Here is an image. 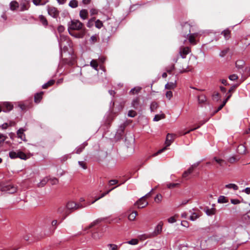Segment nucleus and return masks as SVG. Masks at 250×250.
<instances>
[{
  "instance_id": "1",
  "label": "nucleus",
  "mask_w": 250,
  "mask_h": 250,
  "mask_svg": "<svg viewBox=\"0 0 250 250\" xmlns=\"http://www.w3.org/2000/svg\"><path fill=\"white\" fill-rule=\"evenodd\" d=\"M90 204H82V203H76L73 201H70L67 203L66 205V208L67 210L70 211V213L75 210L83 208L87 206L90 205Z\"/></svg>"
},
{
  "instance_id": "2",
  "label": "nucleus",
  "mask_w": 250,
  "mask_h": 250,
  "mask_svg": "<svg viewBox=\"0 0 250 250\" xmlns=\"http://www.w3.org/2000/svg\"><path fill=\"white\" fill-rule=\"evenodd\" d=\"M175 137V134L168 133L167 135L166 140L165 141V144L166 145V146L162 149H160L157 152L153 154L152 156H156L166 150L167 149V147L170 146L174 141Z\"/></svg>"
},
{
  "instance_id": "3",
  "label": "nucleus",
  "mask_w": 250,
  "mask_h": 250,
  "mask_svg": "<svg viewBox=\"0 0 250 250\" xmlns=\"http://www.w3.org/2000/svg\"><path fill=\"white\" fill-rule=\"evenodd\" d=\"M68 32L72 30H83L84 28L83 27V24L80 21L77 20H71V21L68 24Z\"/></svg>"
},
{
  "instance_id": "4",
  "label": "nucleus",
  "mask_w": 250,
  "mask_h": 250,
  "mask_svg": "<svg viewBox=\"0 0 250 250\" xmlns=\"http://www.w3.org/2000/svg\"><path fill=\"white\" fill-rule=\"evenodd\" d=\"M0 189L2 191H4L7 193L12 194L17 191V188L11 184L0 185Z\"/></svg>"
},
{
  "instance_id": "5",
  "label": "nucleus",
  "mask_w": 250,
  "mask_h": 250,
  "mask_svg": "<svg viewBox=\"0 0 250 250\" xmlns=\"http://www.w3.org/2000/svg\"><path fill=\"white\" fill-rule=\"evenodd\" d=\"M9 157L11 159H15L17 158H19L21 159L25 160L26 159V155L21 151H10L9 153Z\"/></svg>"
},
{
  "instance_id": "6",
  "label": "nucleus",
  "mask_w": 250,
  "mask_h": 250,
  "mask_svg": "<svg viewBox=\"0 0 250 250\" xmlns=\"http://www.w3.org/2000/svg\"><path fill=\"white\" fill-rule=\"evenodd\" d=\"M47 12L50 16L54 18H57L59 15V11L52 6H47Z\"/></svg>"
},
{
  "instance_id": "7",
  "label": "nucleus",
  "mask_w": 250,
  "mask_h": 250,
  "mask_svg": "<svg viewBox=\"0 0 250 250\" xmlns=\"http://www.w3.org/2000/svg\"><path fill=\"white\" fill-rule=\"evenodd\" d=\"M163 223L162 221L159 222L158 224L156 226L153 232L150 234L151 237H155L160 234L162 231Z\"/></svg>"
},
{
  "instance_id": "8",
  "label": "nucleus",
  "mask_w": 250,
  "mask_h": 250,
  "mask_svg": "<svg viewBox=\"0 0 250 250\" xmlns=\"http://www.w3.org/2000/svg\"><path fill=\"white\" fill-rule=\"evenodd\" d=\"M150 192L146 194L144 196L141 197L135 204L139 208H143L146 206L148 204V202L146 200L145 197L149 194Z\"/></svg>"
},
{
  "instance_id": "9",
  "label": "nucleus",
  "mask_w": 250,
  "mask_h": 250,
  "mask_svg": "<svg viewBox=\"0 0 250 250\" xmlns=\"http://www.w3.org/2000/svg\"><path fill=\"white\" fill-rule=\"evenodd\" d=\"M57 212L62 216V220H64L70 214V211H68L66 207H60L57 210Z\"/></svg>"
},
{
  "instance_id": "10",
  "label": "nucleus",
  "mask_w": 250,
  "mask_h": 250,
  "mask_svg": "<svg viewBox=\"0 0 250 250\" xmlns=\"http://www.w3.org/2000/svg\"><path fill=\"white\" fill-rule=\"evenodd\" d=\"M183 36H186L190 34V26L188 22H185L182 25Z\"/></svg>"
},
{
  "instance_id": "11",
  "label": "nucleus",
  "mask_w": 250,
  "mask_h": 250,
  "mask_svg": "<svg viewBox=\"0 0 250 250\" xmlns=\"http://www.w3.org/2000/svg\"><path fill=\"white\" fill-rule=\"evenodd\" d=\"M1 105L2 111L8 112L13 109V105L9 102H4Z\"/></svg>"
},
{
  "instance_id": "12",
  "label": "nucleus",
  "mask_w": 250,
  "mask_h": 250,
  "mask_svg": "<svg viewBox=\"0 0 250 250\" xmlns=\"http://www.w3.org/2000/svg\"><path fill=\"white\" fill-rule=\"evenodd\" d=\"M190 49L188 47H181L180 49L179 54L183 59L186 58V56L189 53Z\"/></svg>"
},
{
  "instance_id": "13",
  "label": "nucleus",
  "mask_w": 250,
  "mask_h": 250,
  "mask_svg": "<svg viewBox=\"0 0 250 250\" xmlns=\"http://www.w3.org/2000/svg\"><path fill=\"white\" fill-rule=\"evenodd\" d=\"M87 145V143L85 142L82 144L80 145L77 148H76L74 152L77 154H80L84 149L85 147Z\"/></svg>"
},
{
  "instance_id": "14",
  "label": "nucleus",
  "mask_w": 250,
  "mask_h": 250,
  "mask_svg": "<svg viewBox=\"0 0 250 250\" xmlns=\"http://www.w3.org/2000/svg\"><path fill=\"white\" fill-rule=\"evenodd\" d=\"M85 32V28H84L83 30L82 31L81 33H74L71 31H69V33L72 36L75 37L77 38H82L84 36Z\"/></svg>"
},
{
  "instance_id": "15",
  "label": "nucleus",
  "mask_w": 250,
  "mask_h": 250,
  "mask_svg": "<svg viewBox=\"0 0 250 250\" xmlns=\"http://www.w3.org/2000/svg\"><path fill=\"white\" fill-rule=\"evenodd\" d=\"M24 131L25 130L23 128H21L17 131V135L18 137L23 141H26L25 135L23 133Z\"/></svg>"
},
{
  "instance_id": "16",
  "label": "nucleus",
  "mask_w": 250,
  "mask_h": 250,
  "mask_svg": "<svg viewBox=\"0 0 250 250\" xmlns=\"http://www.w3.org/2000/svg\"><path fill=\"white\" fill-rule=\"evenodd\" d=\"M237 151L240 154H245L246 151V146L244 145H240L238 146Z\"/></svg>"
},
{
  "instance_id": "17",
  "label": "nucleus",
  "mask_w": 250,
  "mask_h": 250,
  "mask_svg": "<svg viewBox=\"0 0 250 250\" xmlns=\"http://www.w3.org/2000/svg\"><path fill=\"white\" fill-rule=\"evenodd\" d=\"M88 11L86 9H82L80 12V17L83 20H85L87 18Z\"/></svg>"
},
{
  "instance_id": "18",
  "label": "nucleus",
  "mask_w": 250,
  "mask_h": 250,
  "mask_svg": "<svg viewBox=\"0 0 250 250\" xmlns=\"http://www.w3.org/2000/svg\"><path fill=\"white\" fill-rule=\"evenodd\" d=\"M48 0H32V2L36 6L42 5L47 3Z\"/></svg>"
},
{
  "instance_id": "19",
  "label": "nucleus",
  "mask_w": 250,
  "mask_h": 250,
  "mask_svg": "<svg viewBox=\"0 0 250 250\" xmlns=\"http://www.w3.org/2000/svg\"><path fill=\"white\" fill-rule=\"evenodd\" d=\"M176 87V81L174 82H170L165 85V88L167 89H172Z\"/></svg>"
},
{
  "instance_id": "20",
  "label": "nucleus",
  "mask_w": 250,
  "mask_h": 250,
  "mask_svg": "<svg viewBox=\"0 0 250 250\" xmlns=\"http://www.w3.org/2000/svg\"><path fill=\"white\" fill-rule=\"evenodd\" d=\"M10 9L12 11H14L19 7V3L16 1H12L10 3Z\"/></svg>"
},
{
  "instance_id": "21",
  "label": "nucleus",
  "mask_w": 250,
  "mask_h": 250,
  "mask_svg": "<svg viewBox=\"0 0 250 250\" xmlns=\"http://www.w3.org/2000/svg\"><path fill=\"white\" fill-rule=\"evenodd\" d=\"M213 160L216 163H217L221 167H223L226 164V163L225 162V161L224 160H223V159H219V158H217L216 157H214Z\"/></svg>"
},
{
  "instance_id": "22",
  "label": "nucleus",
  "mask_w": 250,
  "mask_h": 250,
  "mask_svg": "<svg viewBox=\"0 0 250 250\" xmlns=\"http://www.w3.org/2000/svg\"><path fill=\"white\" fill-rule=\"evenodd\" d=\"M207 121V120H204V121H201L200 122H199V124L200 125L196 127H195V128H191L190 129V130H189L188 131H187V132H185L184 133H183L182 135H186L187 134H188L189 133L190 131H192L198 128H199L200 127L201 125H203V124H204Z\"/></svg>"
},
{
  "instance_id": "23",
  "label": "nucleus",
  "mask_w": 250,
  "mask_h": 250,
  "mask_svg": "<svg viewBox=\"0 0 250 250\" xmlns=\"http://www.w3.org/2000/svg\"><path fill=\"white\" fill-rule=\"evenodd\" d=\"M198 101L199 104H204L207 101V98L204 94H201L198 97Z\"/></svg>"
},
{
  "instance_id": "24",
  "label": "nucleus",
  "mask_w": 250,
  "mask_h": 250,
  "mask_svg": "<svg viewBox=\"0 0 250 250\" xmlns=\"http://www.w3.org/2000/svg\"><path fill=\"white\" fill-rule=\"evenodd\" d=\"M42 94H43L42 92H41L40 93H37L36 94H35V95L34 96V101H35V103H40L41 100L42 98Z\"/></svg>"
},
{
  "instance_id": "25",
  "label": "nucleus",
  "mask_w": 250,
  "mask_h": 250,
  "mask_svg": "<svg viewBox=\"0 0 250 250\" xmlns=\"http://www.w3.org/2000/svg\"><path fill=\"white\" fill-rule=\"evenodd\" d=\"M102 221V219H98L95 220L94 221L92 222L87 228H85V230L92 228L94 226L100 223Z\"/></svg>"
},
{
  "instance_id": "26",
  "label": "nucleus",
  "mask_w": 250,
  "mask_h": 250,
  "mask_svg": "<svg viewBox=\"0 0 250 250\" xmlns=\"http://www.w3.org/2000/svg\"><path fill=\"white\" fill-rule=\"evenodd\" d=\"M49 181V179L47 177H45L43 179H42L39 183L38 184V187H43L44 186L46 185L47 182Z\"/></svg>"
},
{
  "instance_id": "27",
  "label": "nucleus",
  "mask_w": 250,
  "mask_h": 250,
  "mask_svg": "<svg viewBox=\"0 0 250 250\" xmlns=\"http://www.w3.org/2000/svg\"><path fill=\"white\" fill-rule=\"evenodd\" d=\"M116 187H114V188H111L110 189H109V190H107L106 192L103 193L101 195V196H100V197H98V198L96 199L94 201H92L91 203H90V205H91V204H94L96 201H97V200H99V199H100V198L104 197L105 195H106V194H108V193H109L111 190H112L113 189H114Z\"/></svg>"
},
{
  "instance_id": "28",
  "label": "nucleus",
  "mask_w": 250,
  "mask_h": 250,
  "mask_svg": "<svg viewBox=\"0 0 250 250\" xmlns=\"http://www.w3.org/2000/svg\"><path fill=\"white\" fill-rule=\"evenodd\" d=\"M139 105V100L138 98H135L132 102V106L135 109H137Z\"/></svg>"
},
{
  "instance_id": "29",
  "label": "nucleus",
  "mask_w": 250,
  "mask_h": 250,
  "mask_svg": "<svg viewBox=\"0 0 250 250\" xmlns=\"http://www.w3.org/2000/svg\"><path fill=\"white\" fill-rule=\"evenodd\" d=\"M227 188L233 189L234 190H237L238 189V186L234 184H229L225 186Z\"/></svg>"
},
{
  "instance_id": "30",
  "label": "nucleus",
  "mask_w": 250,
  "mask_h": 250,
  "mask_svg": "<svg viewBox=\"0 0 250 250\" xmlns=\"http://www.w3.org/2000/svg\"><path fill=\"white\" fill-rule=\"evenodd\" d=\"M69 6L72 8H75L78 6V2L76 0H71L69 3Z\"/></svg>"
},
{
  "instance_id": "31",
  "label": "nucleus",
  "mask_w": 250,
  "mask_h": 250,
  "mask_svg": "<svg viewBox=\"0 0 250 250\" xmlns=\"http://www.w3.org/2000/svg\"><path fill=\"white\" fill-rule=\"evenodd\" d=\"M39 19L40 21L42 22V25L44 26H47L48 24V22L46 20V19L43 16V15H40L39 16Z\"/></svg>"
},
{
  "instance_id": "32",
  "label": "nucleus",
  "mask_w": 250,
  "mask_h": 250,
  "mask_svg": "<svg viewBox=\"0 0 250 250\" xmlns=\"http://www.w3.org/2000/svg\"><path fill=\"white\" fill-rule=\"evenodd\" d=\"M228 202V200L224 196H220L218 199V203H226Z\"/></svg>"
},
{
  "instance_id": "33",
  "label": "nucleus",
  "mask_w": 250,
  "mask_h": 250,
  "mask_svg": "<svg viewBox=\"0 0 250 250\" xmlns=\"http://www.w3.org/2000/svg\"><path fill=\"white\" fill-rule=\"evenodd\" d=\"M165 115L164 114H157L155 116L154 118H153V121L157 122L160 120L161 119L165 118Z\"/></svg>"
},
{
  "instance_id": "34",
  "label": "nucleus",
  "mask_w": 250,
  "mask_h": 250,
  "mask_svg": "<svg viewBox=\"0 0 250 250\" xmlns=\"http://www.w3.org/2000/svg\"><path fill=\"white\" fill-rule=\"evenodd\" d=\"M158 107V104L155 102H153L151 103L150 109L151 112H154Z\"/></svg>"
},
{
  "instance_id": "35",
  "label": "nucleus",
  "mask_w": 250,
  "mask_h": 250,
  "mask_svg": "<svg viewBox=\"0 0 250 250\" xmlns=\"http://www.w3.org/2000/svg\"><path fill=\"white\" fill-rule=\"evenodd\" d=\"M137 215V212L136 211H133L128 216V218L130 221H133L135 219Z\"/></svg>"
},
{
  "instance_id": "36",
  "label": "nucleus",
  "mask_w": 250,
  "mask_h": 250,
  "mask_svg": "<svg viewBox=\"0 0 250 250\" xmlns=\"http://www.w3.org/2000/svg\"><path fill=\"white\" fill-rule=\"evenodd\" d=\"M55 83V81L51 80L49 81L47 83L43 84L42 86V88L45 89L47 88L48 87L53 85Z\"/></svg>"
},
{
  "instance_id": "37",
  "label": "nucleus",
  "mask_w": 250,
  "mask_h": 250,
  "mask_svg": "<svg viewBox=\"0 0 250 250\" xmlns=\"http://www.w3.org/2000/svg\"><path fill=\"white\" fill-rule=\"evenodd\" d=\"M90 65L96 70H98V64L96 60H92L90 62Z\"/></svg>"
},
{
  "instance_id": "38",
  "label": "nucleus",
  "mask_w": 250,
  "mask_h": 250,
  "mask_svg": "<svg viewBox=\"0 0 250 250\" xmlns=\"http://www.w3.org/2000/svg\"><path fill=\"white\" fill-rule=\"evenodd\" d=\"M225 39L228 40L230 37V31L229 30H225L222 32Z\"/></svg>"
},
{
  "instance_id": "39",
  "label": "nucleus",
  "mask_w": 250,
  "mask_h": 250,
  "mask_svg": "<svg viewBox=\"0 0 250 250\" xmlns=\"http://www.w3.org/2000/svg\"><path fill=\"white\" fill-rule=\"evenodd\" d=\"M199 217V215H198L196 212L191 213V215L190 216V220L193 221L196 220Z\"/></svg>"
},
{
  "instance_id": "40",
  "label": "nucleus",
  "mask_w": 250,
  "mask_h": 250,
  "mask_svg": "<svg viewBox=\"0 0 250 250\" xmlns=\"http://www.w3.org/2000/svg\"><path fill=\"white\" fill-rule=\"evenodd\" d=\"M95 18H92L91 19H90L87 23V26L89 28L92 27L94 25V22L95 21Z\"/></svg>"
},
{
  "instance_id": "41",
  "label": "nucleus",
  "mask_w": 250,
  "mask_h": 250,
  "mask_svg": "<svg viewBox=\"0 0 250 250\" xmlns=\"http://www.w3.org/2000/svg\"><path fill=\"white\" fill-rule=\"evenodd\" d=\"M139 242V241L138 239H131V240L130 241H128L126 242H125L126 243H127L128 244H130V245H137Z\"/></svg>"
},
{
  "instance_id": "42",
  "label": "nucleus",
  "mask_w": 250,
  "mask_h": 250,
  "mask_svg": "<svg viewBox=\"0 0 250 250\" xmlns=\"http://www.w3.org/2000/svg\"><path fill=\"white\" fill-rule=\"evenodd\" d=\"M94 22L95 26L98 29H100L103 25V22L99 20H97Z\"/></svg>"
},
{
  "instance_id": "43",
  "label": "nucleus",
  "mask_w": 250,
  "mask_h": 250,
  "mask_svg": "<svg viewBox=\"0 0 250 250\" xmlns=\"http://www.w3.org/2000/svg\"><path fill=\"white\" fill-rule=\"evenodd\" d=\"M229 51V48H226V49L221 51L219 54V56L221 57H224L228 53Z\"/></svg>"
},
{
  "instance_id": "44",
  "label": "nucleus",
  "mask_w": 250,
  "mask_h": 250,
  "mask_svg": "<svg viewBox=\"0 0 250 250\" xmlns=\"http://www.w3.org/2000/svg\"><path fill=\"white\" fill-rule=\"evenodd\" d=\"M66 40H67L66 37L64 36H61L60 39L59 40V46H60V48H62V41H65Z\"/></svg>"
},
{
  "instance_id": "45",
  "label": "nucleus",
  "mask_w": 250,
  "mask_h": 250,
  "mask_svg": "<svg viewBox=\"0 0 250 250\" xmlns=\"http://www.w3.org/2000/svg\"><path fill=\"white\" fill-rule=\"evenodd\" d=\"M97 41V36L96 35H93L91 37L89 41L91 43H94Z\"/></svg>"
},
{
  "instance_id": "46",
  "label": "nucleus",
  "mask_w": 250,
  "mask_h": 250,
  "mask_svg": "<svg viewBox=\"0 0 250 250\" xmlns=\"http://www.w3.org/2000/svg\"><path fill=\"white\" fill-rule=\"evenodd\" d=\"M191 168H188L187 171H185L183 174V177L186 178L189 174L192 173Z\"/></svg>"
},
{
  "instance_id": "47",
  "label": "nucleus",
  "mask_w": 250,
  "mask_h": 250,
  "mask_svg": "<svg viewBox=\"0 0 250 250\" xmlns=\"http://www.w3.org/2000/svg\"><path fill=\"white\" fill-rule=\"evenodd\" d=\"M235 64L236 66L238 68H240L243 66L244 62L243 61H237Z\"/></svg>"
},
{
  "instance_id": "48",
  "label": "nucleus",
  "mask_w": 250,
  "mask_h": 250,
  "mask_svg": "<svg viewBox=\"0 0 250 250\" xmlns=\"http://www.w3.org/2000/svg\"><path fill=\"white\" fill-rule=\"evenodd\" d=\"M206 213L208 215H211L214 214V209H207L206 210Z\"/></svg>"
},
{
  "instance_id": "49",
  "label": "nucleus",
  "mask_w": 250,
  "mask_h": 250,
  "mask_svg": "<svg viewBox=\"0 0 250 250\" xmlns=\"http://www.w3.org/2000/svg\"><path fill=\"white\" fill-rule=\"evenodd\" d=\"M110 248V250H118V246L115 244H109L107 245Z\"/></svg>"
},
{
  "instance_id": "50",
  "label": "nucleus",
  "mask_w": 250,
  "mask_h": 250,
  "mask_svg": "<svg viewBox=\"0 0 250 250\" xmlns=\"http://www.w3.org/2000/svg\"><path fill=\"white\" fill-rule=\"evenodd\" d=\"M212 98L214 100L218 101L220 98L219 93L215 92L212 95Z\"/></svg>"
},
{
  "instance_id": "51",
  "label": "nucleus",
  "mask_w": 250,
  "mask_h": 250,
  "mask_svg": "<svg viewBox=\"0 0 250 250\" xmlns=\"http://www.w3.org/2000/svg\"><path fill=\"white\" fill-rule=\"evenodd\" d=\"M140 87H134L131 89L130 93L132 94L137 93L140 91Z\"/></svg>"
},
{
  "instance_id": "52",
  "label": "nucleus",
  "mask_w": 250,
  "mask_h": 250,
  "mask_svg": "<svg viewBox=\"0 0 250 250\" xmlns=\"http://www.w3.org/2000/svg\"><path fill=\"white\" fill-rule=\"evenodd\" d=\"M137 113L133 110H129L128 112V116L130 117H134L136 115Z\"/></svg>"
},
{
  "instance_id": "53",
  "label": "nucleus",
  "mask_w": 250,
  "mask_h": 250,
  "mask_svg": "<svg viewBox=\"0 0 250 250\" xmlns=\"http://www.w3.org/2000/svg\"><path fill=\"white\" fill-rule=\"evenodd\" d=\"M166 97L168 100H170L173 96L172 91H171L170 90L167 91V92L166 93Z\"/></svg>"
},
{
  "instance_id": "54",
  "label": "nucleus",
  "mask_w": 250,
  "mask_h": 250,
  "mask_svg": "<svg viewBox=\"0 0 250 250\" xmlns=\"http://www.w3.org/2000/svg\"><path fill=\"white\" fill-rule=\"evenodd\" d=\"M78 164L79 166L82 167L83 169H85L87 168L86 164L83 161H79Z\"/></svg>"
},
{
  "instance_id": "55",
  "label": "nucleus",
  "mask_w": 250,
  "mask_h": 250,
  "mask_svg": "<svg viewBox=\"0 0 250 250\" xmlns=\"http://www.w3.org/2000/svg\"><path fill=\"white\" fill-rule=\"evenodd\" d=\"M162 199V196L161 195L158 194L155 197L154 200L156 202L159 203L161 201Z\"/></svg>"
},
{
  "instance_id": "56",
  "label": "nucleus",
  "mask_w": 250,
  "mask_h": 250,
  "mask_svg": "<svg viewBox=\"0 0 250 250\" xmlns=\"http://www.w3.org/2000/svg\"><path fill=\"white\" fill-rule=\"evenodd\" d=\"M229 78L230 81H234L238 79V76L236 74H232L229 77Z\"/></svg>"
},
{
  "instance_id": "57",
  "label": "nucleus",
  "mask_w": 250,
  "mask_h": 250,
  "mask_svg": "<svg viewBox=\"0 0 250 250\" xmlns=\"http://www.w3.org/2000/svg\"><path fill=\"white\" fill-rule=\"evenodd\" d=\"M189 42L192 44L195 43V40L193 35H190L188 38Z\"/></svg>"
},
{
  "instance_id": "58",
  "label": "nucleus",
  "mask_w": 250,
  "mask_h": 250,
  "mask_svg": "<svg viewBox=\"0 0 250 250\" xmlns=\"http://www.w3.org/2000/svg\"><path fill=\"white\" fill-rule=\"evenodd\" d=\"M7 138V137L6 135H4L0 133V142H4Z\"/></svg>"
},
{
  "instance_id": "59",
  "label": "nucleus",
  "mask_w": 250,
  "mask_h": 250,
  "mask_svg": "<svg viewBox=\"0 0 250 250\" xmlns=\"http://www.w3.org/2000/svg\"><path fill=\"white\" fill-rule=\"evenodd\" d=\"M179 184L178 183H170L167 185V187L169 188H175L176 186H178Z\"/></svg>"
},
{
  "instance_id": "60",
  "label": "nucleus",
  "mask_w": 250,
  "mask_h": 250,
  "mask_svg": "<svg viewBox=\"0 0 250 250\" xmlns=\"http://www.w3.org/2000/svg\"><path fill=\"white\" fill-rule=\"evenodd\" d=\"M167 221L169 223H174L176 221V220L174 216H172L167 219Z\"/></svg>"
},
{
  "instance_id": "61",
  "label": "nucleus",
  "mask_w": 250,
  "mask_h": 250,
  "mask_svg": "<svg viewBox=\"0 0 250 250\" xmlns=\"http://www.w3.org/2000/svg\"><path fill=\"white\" fill-rule=\"evenodd\" d=\"M50 181L52 185H56L58 183V179L55 178L50 179Z\"/></svg>"
},
{
  "instance_id": "62",
  "label": "nucleus",
  "mask_w": 250,
  "mask_h": 250,
  "mask_svg": "<svg viewBox=\"0 0 250 250\" xmlns=\"http://www.w3.org/2000/svg\"><path fill=\"white\" fill-rule=\"evenodd\" d=\"M200 162H198L197 163H195L194 164H193L189 168H191V171H193L194 168H195V167H198L199 166V165L200 164Z\"/></svg>"
},
{
  "instance_id": "63",
  "label": "nucleus",
  "mask_w": 250,
  "mask_h": 250,
  "mask_svg": "<svg viewBox=\"0 0 250 250\" xmlns=\"http://www.w3.org/2000/svg\"><path fill=\"white\" fill-rule=\"evenodd\" d=\"M230 202L232 204L237 205L239 204L240 203V201L238 199H232L230 200Z\"/></svg>"
},
{
  "instance_id": "64",
  "label": "nucleus",
  "mask_w": 250,
  "mask_h": 250,
  "mask_svg": "<svg viewBox=\"0 0 250 250\" xmlns=\"http://www.w3.org/2000/svg\"><path fill=\"white\" fill-rule=\"evenodd\" d=\"M19 107L22 111H25L27 108L26 106L24 104H20Z\"/></svg>"
}]
</instances>
